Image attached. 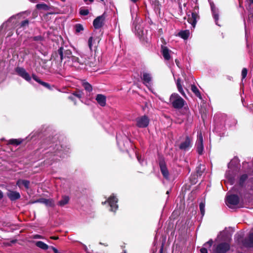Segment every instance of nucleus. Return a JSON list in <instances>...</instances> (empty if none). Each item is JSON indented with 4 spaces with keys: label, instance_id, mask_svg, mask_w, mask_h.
<instances>
[{
    "label": "nucleus",
    "instance_id": "052dcab7",
    "mask_svg": "<svg viewBox=\"0 0 253 253\" xmlns=\"http://www.w3.org/2000/svg\"><path fill=\"white\" fill-rule=\"evenodd\" d=\"M107 203H108L107 200V201H105V202H102V205H105V204H106Z\"/></svg>",
    "mask_w": 253,
    "mask_h": 253
},
{
    "label": "nucleus",
    "instance_id": "9b49d317",
    "mask_svg": "<svg viewBox=\"0 0 253 253\" xmlns=\"http://www.w3.org/2000/svg\"><path fill=\"white\" fill-rule=\"evenodd\" d=\"M6 196L11 202H14L20 199L21 195L19 192L12 190H8Z\"/></svg>",
    "mask_w": 253,
    "mask_h": 253
},
{
    "label": "nucleus",
    "instance_id": "cd10ccee",
    "mask_svg": "<svg viewBox=\"0 0 253 253\" xmlns=\"http://www.w3.org/2000/svg\"><path fill=\"white\" fill-rule=\"evenodd\" d=\"M198 175L196 174H192L189 177V181L191 185L195 184L198 181Z\"/></svg>",
    "mask_w": 253,
    "mask_h": 253
},
{
    "label": "nucleus",
    "instance_id": "20e7f679",
    "mask_svg": "<svg viewBox=\"0 0 253 253\" xmlns=\"http://www.w3.org/2000/svg\"><path fill=\"white\" fill-rule=\"evenodd\" d=\"M136 125L139 128H145L148 126L149 124V119L148 117L144 115L139 117H137L135 119Z\"/></svg>",
    "mask_w": 253,
    "mask_h": 253
},
{
    "label": "nucleus",
    "instance_id": "69168bd1",
    "mask_svg": "<svg viewBox=\"0 0 253 253\" xmlns=\"http://www.w3.org/2000/svg\"><path fill=\"white\" fill-rule=\"evenodd\" d=\"M251 3H253V0H249Z\"/></svg>",
    "mask_w": 253,
    "mask_h": 253
},
{
    "label": "nucleus",
    "instance_id": "c03bdc74",
    "mask_svg": "<svg viewBox=\"0 0 253 253\" xmlns=\"http://www.w3.org/2000/svg\"><path fill=\"white\" fill-rule=\"evenodd\" d=\"M51 248L54 253H60V252H58V250L55 247L51 246Z\"/></svg>",
    "mask_w": 253,
    "mask_h": 253
},
{
    "label": "nucleus",
    "instance_id": "7c9ffc66",
    "mask_svg": "<svg viewBox=\"0 0 253 253\" xmlns=\"http://www.w3.org/2000/svg\"><path fill=\"white\" fill-rule=\"evenodd\" d=\"M179 36L183 39H187L189 36V31L188 30L182 31L179 32Z\"/></svg>",
    "mask_w": 253,
    "mask_h": 253
},
{
    "label": "nucleus",
    "instance_id": "0e129e2a",
    "mask_svg": "<svg viewBox=\"0 0 253 253\" xmlns=\"http://www.w3.org/2000/svg\"><path fill=\"white\" fill-rule=\"evenodd\" d=\"M198 96L199 97V98H200V99H202V96L200 95V96Z\"/></svg>",
    "mask_w": 253,
    "mask_h": 253
},
{
    "label": "nucleus",
    "instance_id": "ddd939ff",
    "mask_svg": "<svg viewBox=\"0 0 253 253\" xmlns=\"http://www.w3.org/2000/svg\"><path fill=\"white\" fill-rule=\"evenodd\" d=\"M242 244L247 248H253V233H250L247 237L243 240Z\"/></svg>",
    "mask_w": 253,
    "mask_h": 253
},
{
    "label": "nucleus",
    "instance_id": "9d476101",
    "mask_svg": "<svg viewBox=\"0 0 253 253\" xmlns=\"http://www.w3.org/2000/svg\"><path fill=\"white\" fill-rule=\"evenodd\" d=\"M196 151L199 155H202L203 154L204 145H203V138L202 134L201 133L198 135V139L196 144Z\"/></svg>",
    "mask_w": 253,
    "mask_h": 253
},
{
    "label": "nucleus",
    "instance_id": "6e6552de",
    "mask_svg": "<svg viewBox=\"0 0 253 253\" xmlns=\"http://www.w3.org/2000/svg\"><path fill=\"white\" fill-rule=\"evenodd\" d=\"M239 202L240 199L237 195L232 194L226 196L227 204L236 206L239 203ZM227 205L229 208H231L230 206H229L228 205Z\"/></svg>",
    "mask_w": 253,
    "mask_h": 253
},
{
    "label": "nucleus",
    "instance_id": "13d9d810",
    "mask_svg": "<svg viewBox=\"0 0 253 253\" xmlns=\"http://www.w3.org/2000/svg\"><path fill=\"white\" fill-rule=\"evenodd\" d=\"M132 2L136 3L139 0H130Z\"/></svg>",
    "mask_w": 253,
    "mask_h": 253
},
{
    "label": "nucleus",
    "instance_id": "a878e982",
    "mask_svg": "<svg viewBox=\"0 0 253 253\" xmlns=\"http://www.w3.org/2000/svg\"><path fill=\"white\" fill-rule=\"evenodd\" d=\"M69 201V197L67 196H63L62 199L58 202V205L63 207L67 204Z\"/></svg>",
    "mask_w": 253,
    "mask_h": 253
},
{
    "label": "nucleus",
    "instance_id": "39448f33",
    "mask_svg": "<svg viewBox=\"0 0 253 253\" xmlns=\"http://www.w3.org/2000/svg\"><path fill=\"white\" fill-rule=\"evenodd\" d=\"M159 164L163 177L166 179H169V172L164 158L159 159Z\"/></svg>",
    "mask_w": 253,
    "mask_h": 253
},
{
    "label": "nucleus",
    "instance_id": "aec40b11",
    "mask_svg": "<svg viewBox=\"0 0 253 253\" xmlns=\"http://www.w3.org/2000/svg\"><path fill=\"white\" fill-rule=\"evenodd\" d=\"M189 88L191 90L193 93L195 94V95H200V92L198 88L194 84H191L189 85H186V86L185 87V89L186 90V92L187 93H190L189 91Z\"/></svg>",
    "mask_w": 253,
    "mask_h": 253
},
{
    "label": "nucleus",
    "instance_id": "f8f14e48",
    "mask_svg": "<svg viewBox=\"0 0 253 253\" xmlns=\"http://www.w3.org/2000/svg\"><path fill=\"white\" fill-rule=\"evenodd\" d=\"M192 146V138L188 135L186 136L184 141L181 142L179 146L180 150L186 151L188 148Z\"/></svg>",
    "mask_w": 253,
    "mask_h": 253
},
{
    "label": "nucleus",
    "instance_id": "f704fd0d",
    "mask_svg": "<svg viewBox=\"0 0 253 253\" xmlns=\"http://www.w3.org/2000/svg\"><path fill=\"white\" fill-rule=\"evenodd\" d=\"M204 169H201V165L200 164L198 166L196 167V174H197L198 176H201Z\"/></svg>",
    "mask_w": 253,
    "mask_h": 253
},
{
    "label": "nucleus",
    "instance_id": "dca6fc26",
    "mask_svg": "<svg viewBox=\"0 0 253 253\" xmlns=\"http://www.w3.org/2000/svg\"><path fill=\"white\" fill-rule=\"evenodd\" d=\"M161 52L165 60H169L171 58V50L169 49L167 47L162 46Z\"/></svg>",
    "mask_w": 253,
    "mask_h": 253
},
{
    "label": "nucleus",
    "instance_id": "09e8293b",
    "mask_svg": "<svg viewBox=\"0 0 253 253\" xmlns=\"http://www.w3.org/2000/svg\"><path fill=\"white\" fill-rule=\"evenodd\" d=\"M34 238H35V239H42L43 238L41 235L37 234V235H35L34 236Z\"/></svg>",
    "mask_w": 253,
    "mask_h": 253
},
{
    "label": "nucleus",
    "instance_id": "bb28decb",
    "mask_svg": "<svg viewBox=\"0 0 253 253\" xmlns=\"http://www.w3.org/2000/svg\"><path fill=\"white\" fill-rule=\"evenodd\" d=\"M36 245L37 247L44 250H46L49 248L47 244H45L44 242L41 241L36 242Z\"/></svg>",
    "mask_w": 253,
    "mask_h": 253
},
{
    "label": "nucleus",
    "instance_id": "72a5a7b5",
    "mask_svg": "<svg viewBox=\"0 0 253 253\" xmlns=\"http://www.w3.org/2000/svg\"><path fill=\"white\" fill-rule=\"evenodd\" d=\"M205 204L203 202H201L199 205V208L200 210V212L202 216H203L205 214Z\"/></svg>",
    "mask_w": 253,
    "mask_h": 253
},
{
    "label": "nucleus",
    "instance_id": "f257e3e1",
    "mask_svg": "<svg viewBox=\"0 0 253 253\" xmlns=\"http://www.w3.org/2000/svg\"><path fill=\"white\" fill-rule=\"evenodd\" d=\"M71 60L73 62V66L80 69H86V66L89 64L86 58L80 55V57H76L75 56H72L71 57Z\"/></svg>",
    "mask_w": 253,
    "mask_h": 253
},
{
    "label": "nucleus",
    "instance_id": "4d7b16f0",
    "mask_svg": "<svg viewBox=\"0 0 253 253\" xmlns=\"http://www.w3.org/2000/svg\"><path fill=\"white\" fill-rule=\"evenodd\" d=\"M84 2L87 3V1H89L90 2H93V0H84Z\"/></svg>",
    "mask_w": 253,
    "mask_h": 253
},
{
    "label": "nucleus",
    "instance_id": "412c9836",
    "mask_svg": "<svg viewBox=\"0 0 253 253\" xmlns=\"http://www.w3.org/2000/svg\"><path fill=\"white\" fill-rule=\"evenodd\" d=\"M30 181L28 180L25 179H19L16 182V185L19 187H21V185H23L25 188L28 189L30 187Z\"/></svg>",
    "mask_w": 253,
    "mask_h": 253
},
{
    "label": "nucleus",
    "instance_id": "f03ea898",
    "mask_svg": "<svg viewBox=\"0 0 253 253\" xmlns=\"http://www.w3.org/2000/svg\"><path fill=\"white\" fill-rule=\"evenodd\" d=\"M230 249V244L227 242H222L217 244L213 245L212 252V253H226Z\"/></svg>",
    "mask_w": 253,
    "mask_h": 253
},
{
    "label": "nucleus",
    "instance_id": "1a4fd4ad",
    "mask_svg": "<svg viewBox=\"0 0 253 253\" xmlns=\"http://www.w3.org/2000/svg\"><path fill=\"white\" fill-rule=\"evenodd\" d=\"M105 19V16L104 14L97 17L93 22L94 28L98 29L101 28L104 25Z\"/></svg>",
    "mask_w": 253,
    "mask_h": 253
},
{
    "label": "nucleus",
    "instance_id": "473e14b6",
    "mask_svg": "<svg viewBox=\"0 0 253 253\" xmlns=\"http://www.w3.org/2000/svg\"><path fill=\"white\" fill-rule=\"evenodd\" d=\"M83 86L87 92H90L92 90V86L87 82L83 83Z\"/></svg>",
    "mask_w": 253,
    "mask_h": 253
},
{
    "label": "nucleus",
    "instance_id": "6e6d98bb",
    "mask_svg": "<svg viewBox=\"0 0 253 253\" xmlns=\"http://www.w3.org/2000/svg\"><path fill=\"white\" fill-rule=\"evenodd\" d=\"M69 99H70V100H72V101H74V97L72 96H70L69 97Z\"/></svg>",
    "mask_w": 253,
    "mask_h": 253
},
{
    "label": "nucleus",
    "instance_id": "c756f323",
    "mask_svg": "<svg viewBox=\"0 0 253 253\" xmlns=\"http://www.w3.org/2000/svg\"><path fill=\"white\" fill-rule=\"evenodd\" d=\"M248 178V176L247 174H242L239 179V184L240 186H243L245 182L247 180Z\"/></svg>",
    "mask_w": 253,
    "mask_h": 253
},
{
    "label": "nucleus",
    "instance_id": "4c0bfd02",
    "mask_svg": "<svg viewBox=\"0 0 253 253\" xmlns=\"http://www.w3.org/2000/svg\"><path fill=\"white\" fill-rule=\"evenodd\" d=\"M80 13L82 15L85 16L88 14L89 10L87 9L81 8L80 10Z\"/></svg>",
    "mask_w": 253,
    "mask_h": 253
},
{
    "label": "nucleus",
    "instance_id": "423d86ee",
    "mask_svg": "<svg viewBox=\"0 0 253 253\" xmlns=\"http://www.w3.org/2000/svg\"><path fill=\"white\" fill-rule=\"evenodd\" d=\"M16 73L23 79L30 83H32V78L29 74L22 67H17L15 69Z\"/></svg>",
    "mask_w": 253,
    "mask_h": 253
},
{
    "label": "nucleus",
    "instance_id": "ea45409f",
    "mask_svg": "<svg viewBox=\"0 0 253 253\" xmlns=\"http://www.w3.org/2000/svg\"><path fill=\"white\" fill-rule=\"evenodd\" d=\"M20 16L19 14H18L17 15H14V16H11V17L9 18V19L7 20V21L6 22V24H8L9 23L13 21V20H15L16 19V18L17 17H19Z\"/></svg>",
    "mask_w": 253,
    "mask_h": 253
},
{
    "label": "nucleus",
    "instance_id": "5fc2aeb1",
    "mask_svg": "<svg viewBox=\"0 0 253 253\" xmlns=\"http://www.w3.org/2000/svg\"><path fill=\"white\" fill-rule=\"evenodd\" d=\"M242 237L240 235H238V237H237V240L239 242V240L242 238Z\"/></svg>",
    "mask_w": 253,
    "mask_h": 253
},
{
    "label": "nucleus",
    "instance_id": "a18cd8bd",
    "mask_svg": "<svg viewBox=\"0 0 253 253\" xmlns=\"http://www.w3.org/2000/svg\"><path fill=\"white\" fill-rule=\"evenodd\" d=\"M35 41H41L42 39L41 36H36L34 38Z\"/></svg>",
    "mask_w": 253,
    "mask_h": 253
},
{
    "label": "nucleus",
    "instance_id": "49530a36",
    "mask_svg": "<svg viewBox=\"0 0 253 253\" xmlns=\"http://www.w3.org/2000/svg\"><path fill=\"white\" fill-rule=\"evenodd\" d=\"M37 203H39V202H38V199L37 200H31L29 202V204H33Z\"/></svg>",
    "mask_w": 253,
    "mask_h": 253
},
{
    "label": "nucleus",
    "instance_id": "de8ad7c7",
    "mask_svg": "<svg viewBox=\"0 0 253 253\" xmlns=\"http://www.w3.org/2000/svg\"><path fill=\"white\" fill-rule=\"evenodd\" d=\"M164 244L162 243V245L161 246V248L160 250V253H163V250H164Z\"/></svg>",
    "mask_w": 253,
    "mask_h": 253
},
{
    "label": "nucleus",
    "instance_id": "c85d7f7f",
    "mask_svg": "<svg viewBox=\"0 0 253 253\" xmlns=\"http://www.w3.org/2000/svg\"><path fill=\"white\" fill-rule=\"evenodd\" d=\"M36 7L38 9H43L44 10H48L50 9L48 5L43 3L37 4L36 5Z\"/></svg>",
    "mask_w": 253,
    "mask_h": 253
},
{
    "label": "nucleus",
    "instance_id": "2f4dec72",
    "mask_svg": "<svg viewBox=\"0 0 253 253\" xmlns=\"http://www.w3.org/2000/svg\"><path fill=\"white\" fill-rule=\"evenodd\" d=\"M176 85L177 89L179 91V92L182 94V95H185V92L183 90L182 85L180 84V81L179 79H178L176 82Z\"/></svg>",
    "mask_w": 253,
    "mask_h": 253
},
{
    "label": "nucleus",
    "instance_id": "680f3d73",
    "mask_svg": "<svg viewBox=\"0 0 253 253\" xmlns=\"http://www.w3.org/2000/svg\"><path fill=\"white\" fill-rule=\"evenodd\" d=\"M16 241H17V240H13L11 241V242L12 243H16Z\"/></svg>",
    "mask_w": 253,
    "mask_h": 253
},
{
    "label": "nucleus",
    "instance_id": "c9c22d12",
    "mask_svg": "<svg viewBox=\"0 0 253 253\" xmlns=\"http://www.w3.org/2000/svg\"><path fill=\"white\" fill-rule=\"evenodd\" d=\"M75 30L76 33H80L84 30V27L82 25L80 24H77L75 26Z\"/></svg>",
    "mask_w": 253,
    "mask_h": 253
},
{
    "label": "nucleus",
    "instance_id": "3c124183",
    "mask_svg": "<svg viewBox=\"0 0 253 253\" xmlns=\"http://www.w3.org/2000/svg\"><path fill=\"white\" fill-rule=\"evenodd\" d=\"M50 239H53V240H57L59 239V237L58 236H51L50 237Z\"/></svg>",
    "mask_w": 253,
    "mask_h": 253
},
{
    "label": "nucleus",
    "instance_id": "4468645a",
    "mask_svg": "<svg viewBox=\"0 0 253 253\" xmlns=\"http://www.w3.org/2000/svg\"><path fill=\"white\" fill-rule=\"evenodd\" d=\"M58 53L60 55V58L61 60H63L64 57L65 58L67 57V58L71 59V57L72 56L71 51L69 49H65L63 47H60L59 48L58 50Z\"/></svg>",
    "mask_w": 253,
    "mask_h": 253
},
{
    "label": "nucleus",
    "instance_id": "338daca9",
    "mask_svg": "<svg viewBox=\"0 0 253 253\" xmlns=\"http://www.w3.org/2000/svg\"><path fill=\"white\" fill-rule=\"evenodd\" d=\"M151 92H152V93H153V94H155V92H154L152 90H151Z\"/></svg>",
    "mask_w": 253,
    "mask_h": 253
},
{
    "label": "nucleus",
    "instance_id": "6ab92c4d",
    "mask_svg": "<svg viewBox=\"0 0 253 253\" xmlns=\"http://www.w3.org/2000/svg\"><path fill=\"white\" fill-rule=\"evenodd\" d=\"M143 83L146 84V86H148L151 84V82L152 80L151 75L148 73H143L142 77Z\"/></svg>",
    "mask_w": 253,
    "mask_h": 253
},
{
    "label": "nucleus",
    "instance_id": "a19ab883",
    "mask_svg": "<svg viewBox=\"0 0 253 253\" xmlns=\"http://www.w3.org/2000/svg\"><path fill=\"white\" fill-rule=\"evenodd\" d=\"M92 40H93V38L92 37H91L89 38L88 41V46H89L90 50H92Z\"/></svg>",
    "mask_w": 253,
    "mask_h": 253
},
{
    "label": "nucleus",
    "instance_id": "e433bc0d",
    "mask_svg": "<svg viewBox=\"0 0 253 253\" xmlns=\"http://www.w3.org/2000/svg\"><path fill=\"white\" fill-rule=\"evenodd\" d=\"M213 243V242L212 239H211L204 244V246L208 248V249H210L212 247Z\"/></svg>",
    "mask_w": 253,
    "mask_h": 253
},
{
    "label": "nucleus",
    "instance_id": "79ce46f5",
    "mask_svg": "<svg viewBox=\"0 0 253 253\" xmlns=\"http://www.w3.org/2000/svg\"><path fill=\"white\" fill-rule=\"evenodd\" d=\"M208 249L206 247H203L200 249L201 253H208Z\"/></svg>",
    "mask_w": 253,
    "mask_h": 253
},
{
    "label": "nucleus",
    "instance_id": "b1692460",
    "mask_svg": "<svg viewBox=\"0 0 253 253\" xmlns=\"http://www.w3.org/2000/svg\"><path fill=\"white\" fill-rule=\"evenodd\" d=\"M95 100L100 106L103 107L106 105V96H96Z\"/></svg>",
    "mask_w": 253,
    "mask_h": 253
},
{
    "label": "nucleus",
    "instance_id": "393cba45",
    "mask_svg": "<svg viewBox=\"0 0 253 253\" xmlns=\"http://www.w3.org/2000/svg\"><path fill=\"white\" fill-rule=\"evenodd\" d=\"M22 140L20 139H10L8 141L7 144H10L14 146H18L21 144Z\"/></svg>",
    "mask_w": 253,
    "mask_h": 253
},
{
    "label": "nucleus",
    "instance_id": "8fccbe9b",
    "mask_svg": "<svg viewBox=\"0 0 253 253\" xmlns=\"http://www.w3.org/2000/svg\"><path fill=\"white\" fill-rule=\"evenodd\" d=\"M3 198V193L2 191L0 190V200H1Z\"/></svg>",
    "mask_w": 253,
    "mask_h": 253
},
{
    "label": "nucleus",
    "instance_id": "2eb2a0df",
    "mask_svg": "<svg viewBox=\"0 0 253 253\" xmlns=\"http://www.w3.org/2000/svg\"><path fill=\"white\" fill-rule=\"evenodd\" d=\"M210 5L211 8V10L212 12V16L214 19L215 24L220 26V25L218 24L217 21L219 18L218 15V9L216 8L212 2H210Z\"/></svg>",
    "mask_w": 253,
    "mask_h": 253
},
{
    "label": "nucleus",
    "instance_id": "58836bf2",
    "mask_svg": "<svg viewBox=\"0 0 253 253\" xmlns=\"http://www.w3.org/2000/svg\"><path fill=\"white\" fill-rule=\"evenodd\" d=\"M247 73H248L247 69L246 68H243L242 71V80L245 79L246 77V76L247 75Z\"/></svg>",
    "mask_w": 253,
    "mask_h": 253
},
{
    "label": "nucleus",
    "instance_id": "864d4df0",
    "mask_svg": "<svg viewBox=\"0 0 253 253\" xmlns=\"http://www.w3.org/2000/svg\"><path fill=\"white\" fill-rule=\"evenodd\" d=\"M175 62L177 66H179V62L177 59H175Z\"/></svg>",
    "mask_w": 253,
    "mask_h": 253
},
{
    "label": "nucleus",
    "instance_id": "37998d69",
    "mask_svg": "<svg viewBox=\"0 0 253 253\" xmlns=\"http://www.w3.org/2000/svg\"><path fill=\"white\" fill-rule=\"evenodd\" d=\"M139 29H137V26L135 27V30L137 31V33L139 36H141L142 34V31L141 30L139 31Z\"/></svg>",
    "mask_w": 253,
    "mask_h": 253
},
{
    "label": "nucleus",
    "instance_id": "e2e57ef3",
    "mask_svg": "<svg viewBox=\"0 0 253 253\" xmlns=\"http://www.w3.org/2000/svg\"><path fill=\"white\" fill-rule=\"evenodd\" d=\"M75 97H76L77 98H79L80 99L82 98V96H80V95H78V96H74Z\"/></svg>",
    "mask_w": 253,
    "mask_h": 253
},
{
    "label": "nucleus",
    "instance_id": "7ed1b4c3",
    "mask_svg": "<svg viewBox=\"0 0 253 253\" xmlns=\"http://www.w3.org/2000/svg\"><path fill=\"white\" fill-rule=\"evenodd\" d=\"M178 96H170V101L172 107L174 109H181L184 105L185 101L181 97H178Z\"/></svg>",
    "mask_w": 253,
    "mask_h": 253
},
{
    "label": "nucleus",
    "instance_id": "5701e85b",
    "mask_svg": "<svg viewBox=\"0 0 253 253\" xmlns=\"http://www.w3.org/2000/svg\"><path fill=\"white\" fill-rule=\"evenodd\" d=\"M29 25V20H24L21 21L19 24V27L17 29V33L19 35L20 32H21V29H25L26 28L28 27Z\"/></svg>",
    "mask_w": 253,
    "mask_h": 253
},
{
    "label": "nucleus",
    "instance_id": "bf43d9fd",
    "mask_svg": "<svg viewBox=\"0 0 253 253\" xmlns=\"http://www.w3.org/2000/svg\"><path fill=\"white\" fill-rule=\"evenodd\" d=\"M244 24H245V33H246V35H247V30H246V23L245 21H244Z\"/></svg>",
    "mask_w": 253,
    "mask_h": 253
},
{
    "label": "nucleus",
    "instance_id": "4be33fe9",
    "mask_svg": "<svg viewBox=\"0 0 253 253\" xmlns=\"http://www.w3.org/2000/svg\"><path fill=\"white\" fill-rule=\"evenodd\" d=\"M33 79L39 83L40 84L42 85V86L45 87L47 88L51 89L50 85L49 84L44 82L42 81H41L36 75L35 74H33L32 75Z\"/></svg>",
    "mask_w": 253,
    "mask_h": 253
},
{
    "label": "nucleus",
    "instance_id": "774afa93",
    "mask_svg": "<svg viewBox=\"0 0 253 253\" xmlns=\"http://www.w3.org/2000/svg\"><path fill=\"white\" fill-rule=\"evenodd\" d=\"M72 95H77V94L75 93H73Z\"/></svg>",
    "mask_w": 253,
    "mask_h": 253
},
{
    "label": "nucleus",
    "instance_id": "0eeeda50",
    "mask_svg": "<svg viewBox=\"0 0 253 253\" xmlns=\"http://www.w3.org/2000/svg\"><path fill=\"white\" fill-rule=\"evenodd\" d=\"M107 201L110 207V211L115 212L118 208V205H117L118 199L117 198L114 194H112L108 198Z\"/></svg>",
    "mask_w": 253,
    "mask_h": 253
},
{
    "label": "nucleus",
    "instance_id": "a211bd4d",
    "mask_svg": "<svg viewBox=\"0 0 253 253\" xmlns=\"http://www.w3.org/2000/svg\"><path fill=\"white\" fill-rule=\"evenodd\" d=\"M38 202L43 204L47 207H53L54 206V202L52 199L40 198L38 199Z\"/></svg>",
    "mask_w": 253,
    "mask_h": 253
},
{
    "label": "nucleus",
    "instance_id": "603ef678",
    "mask_svg": "<svg viewBox=\"0 0 253 253\" xmlns=\"http://www.w3.org/2000/svg\"><path fill=\"white\" fill-rule=\"evenodd\" d=\"M137 159L138 161H139V162L140 163H141V156H139V155H138L137 156Z\"/></svg>",
    "mask_w": 253,
    "mask_h": 253
},
{
    "label": "nucleus",
    "instance_id": "f3484780",
    "mask_svg": "<svg viewBox=\"0 0 253 253\" xmlns=\"http://www.w3.org/2000/svg\"><path fill=\"white\" fill-rule=\"evenodd\" d=\"M188 22L192 25L193 28L195 27L197 23L198 15L195 12H192L191 14H188Z\"/></svg>",
    "mask_w": 253,
    "mask_h": 253
}]
</instances>
